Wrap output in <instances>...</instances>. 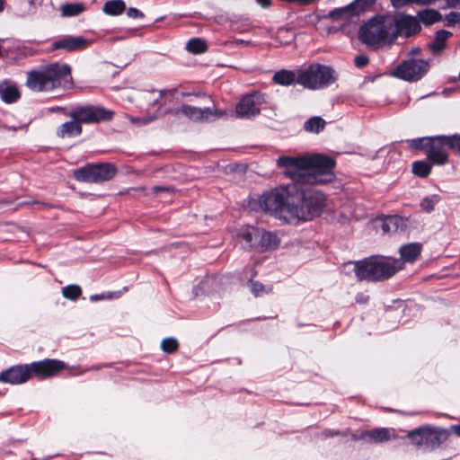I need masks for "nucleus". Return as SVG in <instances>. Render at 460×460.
Here are the masks:
<instances>
[{
    "mask_svg": "<svg viewBox=\"0 0 460 460\" xmlns=\"http://www.w3.org/2000/svg\"><path fill=\"white\" fill-rule=\"evenodd\" d=\"M82 128L80 121L75 120L68 121L61 125L58 134L61 137H71L77 136L81 133Z\"/></svg>",
    "mask_w": 460,
    "mask_h": 460,
    "instance_id": "obj_23",
    "label": "nucleus"
},
{
    "mask_svg": "<svg viewBox=\"0 0 460 460\" xmlns=\"http://www.w3.org/2000/svg\"><path fill=\"white\" fill-rule=\"evenodd\" d=\"M162 96L163 92L152 91L150 93H146L144 98L146 100L148 103L155 104L157 103L158 100L162 98Z\"/></svg>",
    "mask_w": 460,
    "mask_h": 460,
    "instance_id": "obj_44",
    "label": "nucleus"
},
{
    "mask_svg": "<svg viewBox=\"0 0 460 460\" xmlns=\"http://www.w3.org/2000/svg\"><path fill=\"white\" fill-rule=\"evenodd\" d=\"M187 49L190 52L194 54H200L206 51L207 44L201 39H192L189 40L187 44Z\"/></svg>",
    "mask_w": 460,
    "mask_h": 460,
    "instance_id": "obj_35",
    "label": "nucleus"
},
{
    "mask_svg": "<svg viewBox=\"0 0 460 460\" xmlns=\"http://www.w3.org/2000/svg\"><path fill=\"white\" fill-rule=\"evenodd\" d=\"M451 33L447 31H439L436 34V38L431 44V48L434 52H439L445 48V42L448 39Z\"/></svg>",
    "mask_w": 460,
    "mask_h": 460,
    "instance_id": "obj_32",
    "label": "nucleus"
},
{
    "mask_svg": "<svg viewBox=\"0 0 460 460\" xmlns=\"http://www.w3.org/2000/svg\"><path fill=\"white\" fill-rule=\"evenodd\" d=\"M279 239L274 233L265 231L260 228L259 239L257 243V252H263L266 251L278 248Z\"/></svg>",
    "mask_w": 460,
    "mask_h": 460,
    "instance_id": "obj_19",
    "label": "nucleus"
},
{
    "mask_svg": "<svg viewBox=\"0 0 460 460\" xmlns=\"http://www.w3.org/2000/svg\"><path fill=\"white\" fill-rule=\"evenodd\" d=\"M64 297L75 301L82 295V289L78 285L71 284L62 288Z\"/></svg>",
    "mask_w": 460,
    "mask_h": 460,
    "instance_id": "obj_33",
    "label": "nucleus"
},
{
    "mask_svg": "<svg viewBox=\"0 0 460 460\" xmlns=\"http://www.w3.org/2000/svg\"><path fill=\"white\" fill-rule=\"evenodd\" d=\"M450 430L460 438V424H455L450 427Z\"/></svg>",
    "mask_w": 460,
    "mask_h": 460,
    "instance_id": "obj_53",
    "label": "nucleus"
},
{
    "mask_svg": "<svg viewBox=\"0 0 460 460\" xmlns=\"http://www.w3.org/2000/svg\"><path fill=\"white\" fill-rule=\"evenodd\" d=\"M105 297L104 294H101V295H92L90 296V300L91 301H98L100 299H103Z\"/></svg>",
    "mask_w": 460,
    "mask_h": 460,
    "instance_id": "obj_54",
    "label": "nucleus"
},
{
    "mask_svg": "<svg viewBox=\"0 0 460 460\" xmlns=\"http://www.w3.org/2000/svg\"><path fill=\"white\" fill-rule=\"evenodd\" d=\"M258 4H260L262 7H269L270 4V0H257Z\"/></svg>",
    "mask_w": 460,
    "mask_h": 460,
    "instance_id": "obj_55",
    "label": "nucleus"
},
{
    "mask_svg": "<svg viewBox=\"0 0 460 460\" xmlns=\"http://www.w3.org/2000/svg\"><path fill=\"white\" fill-rule=\"evenodd\" d=\"M369 300V296L365 293H358L355 297V301L358 304H367Z\"/></svg>",
    "mask_w": 460,
    "mask_h": 460,
    "instance_id": "obj_48",
    "label": "nucleus"
},
{
    "mask_svg": "<svg viewBox=\"0 0 460 460\" xmlns=\"http://www.w3.org/2000/svg\"><path fill=\"white\" fill-rule=\"evenodd\" d=\"M354 62L358 67H363L368 63V58L365 55H358L355 58Z\"/></svg>",
    "mask_w": 460,
    "mask_h": 460,
    "instance_id": "obj_47",
    "label": "nucleus"
},
{
    "mask_svg": "<svg viewBox=\"0 0 460 460\" xmlns=\"http://www.w3.org/2000/svg\"><path fill=\"white\" fill-rule=\"evenodd\" d=\"M5 1L0 0V13L4 9Z\"/></svg>",
    "mask_w": 460,
    "mask_h": 460,
    "instance_id": "obj_56",
    "label": "nucleus"
},
{
    "mask_svg": "<svg viewBox=\"0 0 460 460\" xmlns=\"http://www.w3.org/2000/svg\"><path fill=\"white\" fill-rule=\"evenodd\" d=\"M247 285L255 297L261 296L264 294H269L272 291V286H265L257 280L249 279Z\"/></svg>",
    "mask_w": 460,
    "mask_h": 460,
    "instance_id": "obj_28",
    "label": "nucleus"
},
{
    "mask_svg": "<svg viewBox=\"0 0 460 460\" xmlns=\"http://www.w3.org/2000/svg\"><path fill=\"white\" fill-rule=\"evenodd\" d=\"M359 438L368 443L379 444L389 441L392 438H395L396 435L393 429L374 428L372 429L363 431Z\"/></svg>",
    "mask_w": 460,
    "mask_h": 460,
    "instance_id": "obj_15",
    "label": "nucleus"
},
{
    "mask_svg": "<svg viewBox=\"0 0 460 460\" xmlns=\"http://www.w3.org/2000/svg\"><path fill=\"white\" fill-rule=\"evenodd\" d=\"M392 13L377 14L363 22L358 30V39L367 46L378 49L395 40L394 22Z\"/></svg>",
    "mask_w": 460,
    "mask_h": 460,
    "instance_id": "obj_3",
    "label": "nucleus"
},
{
    "mask_svg": "<svg viewBox=\"0 0 460 460\" xmlns=\"http://www.w3.org/2000/svg\"><path fill=\"white\" fill-rule=\"evenodd\" d=\"M225 170L226 171V172H246L247 171H254L253 169L249 168V166L244 164H228Z\"/></svg>",
    "mask_w": 460,
    "mask_h": 460,
    "instance_id": "obj_40",
    "label": "nucleus"
},
{
    "mask_svg": "<svg viewBox=\"0 0 460 460\" xmlns=\"http://www.w3.org/2000/svg\"><path fill=\"white\" fill-rule=\"evenodd\" d=\"M114 112L102 107L88 106L77 110L75 118L84 123L108 121L112 119Z\"/></svg>",
    "mask_w": 460,
    "mask_h": 460,
    "instance_id": "obj_12",
    "label": "nucleus"
},
{
    "mask_svg": "<svg viewBox=\"0 0 460 460\" xmlns=\"http://www.w3.org/2000/svg\"><path fill=\"white\" fill-rule=\"evenodd\" d=\"M126 9V4L122 0H111L104 4L102 11L108 15H119Z\"/></svg>",
    "mask_w": 460,
    "mask_h": 460,
    "instance_id": "obj_26",
    "label": "nucleus"
},
{
    "mask_svg": "<svg viewBox=\"0 0 460 460\" xmlns=\"http://www.w3.org/2000/svg\"><path fill=\"white\" fill-rule=\"evenodd\" d=\"M157 117H158L157 114L148 115V116H144V117H139V118L127 116V118L130 120V122L137 126H142V125L150 123L151 121H154Z\"/></svg>",
    "mask_w": 460,
    "mask_h": 460,
    "instance_id": "obj_39",
    "label": "nucleus"
},
{
    "mask_svg": "<svg viewBox=\"0 0 460 460\" xmlns=\"http://www.w3.org/2000/svg\"><path fill=\"white\" fill-rule=\"evenodd\" d=\"M182 105L181 107L175 108H168L165 110L164 113L168 115H172L176 119H180L182 116Z\"/></svg>",
    "mask_w": 460,
    "mask_h": 460,
    "instance_id": "obj_45",
    "label": "nucleus"
},
{
    "mask_svg": "<svg viewBox=\"0 0 460 460\" xmlns=\"http://www.w3.org/2000/svg\"><path fill=\"white\" fill-rule=\"evenodd\" d=\"M445 22L447 26H452L460 23V13L451 12L445 17Z\"/></svg>",
    "mask_w": 460,
    "mask_h": 460,
    "instance_id": "obj_43",
    "label": "nucleus"
},
{
    "mask_svg": "<svg viewBox=\"0 0 460 460\" xmlns=\"http://www.w3.org/2000/svg\"><path fill=\"white\" fill-rule=\"evenodd\" d=\"M115 174H73L75 181L86 183H102L113 179Z\"/></svg>",
    "mask_w": 460,
    "mask_h": 460,
    "instance_id": "obj_24",
    "label": "nucleus"
},
{
    "mask_svg": "<svg viewBox=\"0 0 460 460\" xmlns=\"http://www.w3.org/2000/svg\"><path fill=\"white\" fill-rule=\"evenodd\" d=\"M261 103L260 95L244 96L236 105V117L250 119L257 116L260 113Z\"/></svg>",
    "mask_w": 460,
    "mask_h": 460,
    "instance_id": "obj_14",
    "label": "nucleus"
},
{
    "mask_svg": "<svg viewBox=\"0 0 460 460\" xmlns=\"http://www.w3.org/2000/svg\"><path fill=\"white\" fill-rule=\"evenodd\" d=\"M383 234L403 232L407 228V219L398 215L385 216L379 221Z\"/></svg>",
    "mask_w": 460,
    "mask_h": 460,
    "instance_id": "obj_16",
    "label": "nucleus"
},
{
    "mask_svg": "<svg viewBox=\"0 0 460 460\" xmlns=\"http://www.w3.org/2000/svg\"><path fill=\"white\" fill-rule=\"evenodd\" d=\"M323 435L324 438H333L335 436L341 435V431L327 429L323 431Z\"/></svg>",
    "mask_w": 460,
    "mask_h": 460,
    "instance_id": "obj_50",
    "label": "nucleus"
},
{
    "mask_svg": "<svg viewBox=\"0 0 460 460\" xmlns=\"http://www.w3.org/2000/svg\"><path fill=\"white\" fill-rule=\"evenodd\" d=\"M438 202L437 196L425 197L421 199L420 206L427 213H430L435 208V204Z\"/></svg>",
    "mask_w": 460,
    "mask_h": 460,
    "instance_id": "obj_37",
    "label": "nucleus"
},
{
    "mask_svg": "<svg viewBox=\"0 0 460 460\" xmlns=\"http://www.w3.org/2000/svg\"><path fill=\"white\" fill-rule=\"evenodd\" d=\"M325 127V120L319 116H314L307 119L304 124L305 131L318 134Z\"/></svg>",
    "mask_w": 460,
    "mask_h": 460,
    "instance_id": "obj_27",
    "label": "nucleus"
},
{
    "mask_svg": "<svg viewBox=\"0 0 460 460\" xmlns=\"http://www.w3.org/2000/svg\"><path fill=\"white\" fill-rule=\"evenodd\" d=\"M125 169L114 163L103 162L88 164L82 168L76 170L75 172H117L119 171L123 172Z\"/></svg>",
    "mask_w": 460,
    "mask_h": 460,
    "instance_id": "obj_18",
    "label": "nucleus"
},
{
    "mask_svg": "<svg viewBox=\"0 0 460 460\" xmlns=\"http://www.w3.org/2000/svg\"><path fill=\"white\" fill-rule=\"evenodd\" d=\"M273 80L279 85L288 86L297 81V76L294 72L283 69L275 73Z\"/></svg>",
    "mask_w": 460,
    "mask_h": 460,
    "instance_id": "obj_25",
    "label": "nucleus"
},
{
    "mask_svg": "<svg viewBox=\"0 0 460 460\" xmlns=\"http://www.w3.org/2000/svg\"><path fill=\"white\" fill-rule=\"evenodd\" d=\"M350 11L349 5L342 9H335L330 12L329 16L335 20H341L346 17L347 13Z\"/></svg>",
    "mask_w": 460,
    "mask_h": 460,
    "instance_id": "obj_42",
    "label": "nucleus"
},
{
    "mask_svg": "<svg viewBox=\"0 0 460 460\" xmlns=\"http://www.w3.org/2000/svg\"><path fill=\"white\" fill-rule=\"evenodd\" d=\"M69 75L67 65L55 63L29 72L26 85L34 92H50L66 83Z\"/></svg>",
    "mask_w": 460,
    "mask_h": 460,
    "instance_id": "obj_5",
    "label": "nucleus"
},
{
    "mask_svg": "<svg viewBox=\"0 0 460 460\" xmlns=\"http://www.w3.org/2000/svg\"><path fill=\"white\" fill-rule=\"evenodd\" d=\"M182 116L188 118L191 121L203 122L211 119L223 117L226 112L212 107L200 108L197 106L182 104Z\"/></svg>",
    "mask_w": 460,
    "mask_h": 460,
    "instance_id": "obj_11",
    "label": "nucleus"
},
{
    "mask_svg": "<svg viewBox=\"0 0 460 460\" xmlns=\"http://www.w3.org/2000/svg\"><path fill=\"white\" fill-rule=\"evenodd\" d=\"M84 10V6L81 3H70L63 4L60 11L63 16H75Z\"/></svg>",
    "mask_w": 460,
    "mask_h": 460,
    "instance_id": "obj_30",
    "label": "nucleus"
},
{
    "mask_svg": "<svg viewBox=\"0 0 460 460\" xmlns=\"http://www.w3.org/2000/svg\"><path fill=\"white\" fill-rule=\"evenodd\" d=\"M153 190L155 192H159V191L171 192V191H174L175 188L172 187V186H155Z\"/></svg>",
    "mask_w": 460,
    "mask_h": 460,
    "instance_id": "obj_51",
    "label": "nucleus"
},
{
    "mask_svg": "<svg viewBox=\"0 0 460 460\" xmlns=\"http://www.w3.org/2000/svg\"><path fill=\"white\" fill-rule=\"evenodd\" d=\"M436 0H391L392 5L395 8H400L410 4H429Z\"/></svg>",
    "mask_w": 460,
    "mask_h": 460,
    "instance_id": "obj_38",
    "label": "nucleus"
},
{
    "mask_svg": "<svg viewBox=\"0 0 460 460\" xmlns=\"http://www.w3.org/2000/svg\"><path fill=\"white\" fill-rule=\"evenodd\" d=\"M89 41L83 37H68L54 43L55 49H64L68 51L85 49Z\"/></svg>",
    "mask_w": 460,
    "mask_h": 460,
    "instance_id": "obj_20",
    "label": "nucleus"
},
{
    "mask_svg": "<svg viewBox=\"0 0 460 460\" xmlns=\"http://www.w3.org/2000/svg\"><path fill=\"white\" fill-rule=\"evenodd\" d=\"M421 248L422 246L420 243H411L402 245L399 251L402 259L405 261L412 262L420 255Z\"/></svg>",
    "mask_w": 460,
    "mask_h": 460,
    "instance_id": "obj_22",
    "label": "nucleus"
},
{
    "mask_svg": "<svg viewBox=\"0 0 460 460\" xmlns=\"http://www.w3.org/2000/svg\"><path fill=\"white\" fill-rule=\"evenodd\" d=\"M418 18L425 25H430L440 20L441 15L436 10L426 9L418 13Z\"/></svg>",
    "mask_w": 460,
    "mask_h": 460,
    "instance_id": "obj_29",
    "label": "nucleus"
},
{
    "mask_svg": "<svg viewBox=\"0 0 460 460\" xmlns=\"http://www.w3.org/2000/svg\"><path fill=\"white\" fill-rule=\"evenodd\" d=\"M429 63L423 59H409L400 64L392 73L405 81H417L429 70Z\"/></svg>",
    "mask_w": 460,
    "mask_h": 460,
    "instance_id": "obj_10",
    "label": "nucleus"
},
{
    "mask_svg": "<svg viewBox=\"0 0 460 460\" xmlns=\"http://www.w3.org/2000/svg\"><path fill=\"white\" fill-rule=\"evenodd\" d=\"M260 228L255 226H243L240 228L237 234L238 239L244 242L243 248L246 250L257 251V243L259 239Z\"/></svg>",
    "mask_w": 460,
    "mask_h": 460,
    "instance_id": "obj_17",
    "label": "nucleus"
},
{
    "mask_svg": "<svg viewBox=\"0 0 460 460\" xmlns=\"http://www.w3.org/2000/svg\"><path fill=\"white\" fill-rule=\"evenodd\" d=\"M0 96L4 102L12 103L20 98V93L15 84L5 81L0 84Z\"/></svg>",
    "mask_w": 460,
    "mask_h": 460,
    "instance_id": "obj_21",
    "label": "nucleus"
},
{
    "mask_svg": "<svg viewBox=\"0 0 460 460\" xmlns=\"http://www.w3.org/2000/svg\"><path fill=\"white\" fill-rule=\"evenodd\" d=\"M375 2L376 0H355L351 4H349V8L353 12L359 13L369 9Z\"/></svg>",
    "mask_w": 460,
    "mask_h": 460,
    "instance_id": "obj_36",
    "label": "nucleus"
},
{
    "mask_svg": "<svg viewBox=\"0 0 460 460\" xmlns=\"http://www.w3.org/2000/svg\"><path fill=\"white\" fill-rule=\"evenodd\" d=\"M450 432L451 430L447 429L424 425L410 431L407 437L411 444L418 447L424 446L426 449L433 451L447 440Z\"/></svg>",
    "mask_w": 460,
    "mask_h": 460,
    "instance_id": "obj_8",
    "label": "nucleus"
},
{
    "mask_svg": "<svg viewBox=\"0 0 460 460\" xmlns=\"http://www.w3.org/2000/svg\"><path fill=\"white\" fill-rule=\"evenodd\" d=\"M401 266L402 263L396 259L373 255L354 261L353 270L359 281L378 282L392 278Z\"/></svg>",
    "mask_w": 460,
    "mask_h": 460,
    "instance_id": "obj_4",
    "label": "nucleus"
},
{
    "mask_svg": "<svg viewBox=\"0 0 460 460\" xmlns=\"http://www.w3.org/2000/svg\"><path fill=\"white\" fill-rule=\"evenodd\" d=\"M392 18L395 20V39L400 34L411 36L417 33L420 30L419 21L412 16L403 13H395L392 14Z\"/></svg>",
    "mask_w": 460,
    "mask_h": 460,
    "instance_id": "obj_13",
    "label": "nucleus"
},
{
    "mask_svg": "<svg viewBox=\"0 0 460 460\" xmlns=\"http://www.w3.org/2000/svg\"><path fill=\"white\" fill-rule=\"evenodd\" d=\"M127 15L132 19L144 17V13L140 10L134 7H130L127 10Z\"/></svg>",
    "mask_w": 460,
    "mask_h": 460,
    "instance_id": "obj_46",
    "label": "nucleus"
},
{
    "mask_svg": "<svg viewBox=\"0 0 460 460\" xmlns=\"http://www.w3.org/2000/svg\"><path fill=\"white\" fill-rule=\"evenodd\" d=\"M297 326H298V327H303V326H304V324H303V323H297Z\"/></svg>",
    "mask_w": 460,
    "mask_h": 460,
    "instance_id": "obj_61",
    "label": "nucleus"
},
{
    "mask_svg": "<svg viewBox=\"0 0 460 460\" xmlns=\"http://www.w3.org/2000/svg\"><path fill=\"white\" fill-rule=\"evenodd\" d=\"M179 342L173 337H168L162 341L161 349L164 352L167 354H172L176 352L179 349Z\"/></svg>",
    "mask_w": 460,
    "mask_h": 460,
    "instance_id": "obj_34",
    "label": "nucleus"
},
{
    "mask_svg": "<svg viewBox=\"0 0 460 460\" xmlns=\"http://www.w3.org/2000/svg\"><path fill=\"white\" fill-rule=\"evenodd\" d=\"M295 32L288 28H279L276 32V40L279 44H289L295 40Z\"/></svg>",
    "mask_w": 460,
    "mask_h": 460,
    "instance_id": "obj_31",
    "label": "nucleus"
},
{
    "mask_svg": "<svg viewBox=\"0 0 460 460\" xmlns=\"http://www.w3.org/2000/svg\"><path fill=\"white\" fill-rule=\"evenodd\" d=\"M252 209H256L255 206H253L252 203L249 204Z\"/></svg>",
    "mask_w": 460,
    "mask_h": 460,
    "instance_id": "obj_60",
    "label": "nucleus"
},
{
    "mask_svg": "<svg viewBox=\"0 0 460 460\" xmlns=\"http://www.w3.org/2000/svg\"><path fill=\"white\" fill-rule=\"evenodd\" d=\"M336 80L334 71L326 66L312 64L297 75V83L311 90L323 88Z\"/></svg>",
    "mask_w": 460,
    "mask_h": 460,
    "instance_id": "obj_9",
    "label": "nucleus"
},
{
    "mask_svg": "<svg viewBox=\"0 0 460 460\" xmlns=\"http://www.w3.org/2000/svg\"><path fill=\"white\" fill-rule=\"evenodd\" d=\"M111 367V364H104V365H93L90 367H87L85 369H84L81 374H84L88 371H98L100 369H102V367Z\"/></svg>",
    "mask_w": 460,
    "mask_h": 460,
    "instance_id": "obj_49",
    "label": "nucleus"
},
{
    "mask_svg": "<svg viewBox=\"0 0 460 460\" xmlns=\"http://www.w3.org/2000/svg\"><path fill=\"white\" fill-rule=\"evenodd\" d=\"M277 165L280 169L332 171L335 168L336 162L328 155L313 154L300 156H280L277 160Z\"/></svg>",
    "mask_w": 460,
    "mask_h": 460,
    "instance_id": "obj_7",
    "label": "nucleus"
},
{
    "mask_svg": "<svg viewBox=\"0 0 460 460\" xmlns=\"http://www.w3.org/2000/svg\"><path fill=\"white\" fill-rule=\"evenodd\" d=\"M291 182L265 191L259 199L261 209L285 221H310L320 217L326 206L325 194L313 187L332 182L336 174H287Z\"/></svg>",
    "mask_w": 460,
    "mask_h": 460,
    "instance_id": "obj_1",
    "label": "nucleus"
},
{
    "mask_svg": "<svg viewBox=\"0 0 460 460\" xmlns=\"http://www.w3.org/2000/svg\"><path fill=\"white\" fill-rule=\"evenodd\" d=\"M418 176L421 177V178H426L429 176V174H424V173H421V174H417Z\"/></svg>",
    "mask_w": 460,
    "mask_h": 460,
    "instance_id": "obj_59",
    "label": "nucleus"
},
{
    "mask_svg": "<svg viewBox=\"0 0 460 460\" xmlns=\"http://www.w3.org/2000/svg\"><path fill=\"white\" fill-rule=\"evenodd\" d=\"M419 51H420V49H412V50H411V54H418V53H419Z\"/></svg>",
    "mask_w": 460,
    "mask_h": 460,
    "instance_id": "obj_57",
    "label": "nucleus"
},
{
    "mask_svg": "<svg viewBox=\"0 0 460 460\" xmlns=\"http://www.w3.org/2000/svg\"><path fill=\"white\" fill-rule=\"evenodd\" d=\"M408 144L411 148L425 149L428 155V161H417L413 164L412 172H429L431 164H444L447 162L443 137L411 139Z\"/></svg>",
    "mask_w": 460,
    "mask_h": 460,
    "instance_id": "obj_6",
    "label": "nucleus"
},
{
    "mask_svg": "<svg viewBox=\"0 0 460 460\" xmlns=\"http://www.w3.org/2000/svg\"><path fill=\"white\" fill-rule=\"evenodd\" d=\"M66 368V363L56 358H45L29 364H17L0 372V382L22 385L32 378L47 379Z\"/></svg>",
    "mask_w": 460,
    "mask_h": 460,
    "instance_id": "obj_2",
    "label": "nucleus"
},
{
    "mask_svg": "<svg viewBox=\"0 0 460 460\" xmlns=\"http://www.w3.org/2000/svg\"><path fill=\"white\" fill-rule=\"evenodd\" d=\"M446 7H460V0H446Z\"/></svg>",
    "mask_w": 460,
    "mask_h": 460,
    "instance_id": "obj_52",
    "label": "nucleus"
},
{
    "mask_svg": "<svg viewBox=\"0 0 460 460\" xmlns=\"http://www.w3.org/2000/svg\"><path fill=\"white\" fill-rule=\"evenodd\" d=\"M443 145L451 148H457L460 151V136H454L452 137H443Z\"/></svg>",
    "mask_w": 460,
    "mask_h": 460,
    "instance_id": "obj_41",
    "label": "nucleus"
},
{
    "mask_svg": "<svg viewBox=\"0 0 460 460\" xmlns=\"http://www.w3.org/2000/svg\"><path fill=\"white\" fill-rule=\"evenodd\" d=\"M398 412L402 415H411V413H407L405 411H398Z\"/></svg>",
    "mask_w": 460,
    "mask_h": 460,
    "instance_id": "obj_58",
    "label": "nucleus"
}]
</instances>
